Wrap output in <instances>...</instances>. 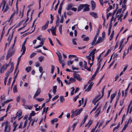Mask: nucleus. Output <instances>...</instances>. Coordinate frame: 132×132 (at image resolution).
<instances>
[{
  "mask_svg": "<svg viewBox=\"0 0 132 132\" xmlns=\"http://www.w3.org/2000/svg\"><path fill=\"white\" fill-rule=\"evenodd\" d=\"M84 5H85L83 6V8L84 7L83 10V11L84 12L88 11L89 10V5L87 4H84Z\"/></svg>",
  "mask_w": 132,
  "mask_h": 132,
  "instance_id": "nucleus-4",
  "label": "nucleus"
},
{
  "mask_svg": "<svg viewBox=\"0 0 132 132\" xmlns=\"http://www.w3.org/2000/svg\"><path fill=\"white\" fill-rule=\"evenodd\" d=\"M99 31H100L99 30H98V31H97L96 34L95 35V37H94V39H95V40H96L97 37L98 36L99 34Z\"/></svg>",
  "mask_w": 132,
  "mask_h": 132,
  "instance_id": "nucleus-38",
  "label": "nucleus"
},
{
  "mask_svg": "<svg viewBox=\"0 0 132 132\" xmlns=\"http://www.w3.org/2000/svg\"><path fill=\"white\" fill-rule=\"evenodd\" d=\"M55 67L53 65H51V73H53Z\"/></svg>",
  "mask_w": 132,
  "mask_h": 132,
  "instance_id": "nucleus-40",
  "label": "nucleus"
},
{
  "mask_svg": "<svg viewBox=\"0 0 132 132\" xmlns=\"http://www.w3.org/2000/svg\"><path fill=\"white\" fill-rule=\"evenodd\" d=\"M13 48H10L9 49L8 52L13 54L14 51L13 50Z\"/></svg>",
  "mask_w": 132,
  "mask_h": 132,
  "instance_id": "nucleus-26",
  "label": "nucleus"
},
{
  "mask_svg": "<svg viewBox=\"0 0 132 132\" xmlns=\"http://www.w3.org/2000/svg\"><path fill=\"white\" fill-rule=\"evenodd\" d=\"M26 40L24 42L23 44L22 45V48L21 50V51H23V52L22 53V54H24L25 53L26 50V47L25 46V45L26 43Z\"/></svg>",
  "mask_w": 132,
  "mask_h": 132,
  "instance_id": "nucleus-3",
  "label": "nucleus"
},
{
  "mask_svg": "<svg viewBox=\"0 0 132 132\" xmlns=\"http://www.w3.org/2000/svg\"><path fill=\"white\" fill-rule=\"evenodd\" d=\"M13 92L14 93H15L17 92V86L15 85L14 86L13 89Z\"/></svg>",
  "mask_w": 132,
  "mask_h": 132,
  "instance_id": "nucleus-30",
  "label": "nucleus"
},
{
  "mask_svg": "<svg viewBox=\"0 0 132 132\" xmlns=\"http://www.w3.org/2000/svg\"><path fill=\"white\" fill-rule=\"evenodd\" d=\"M90 56H89V55L88 56H86V58H87V59H88V62H89L91 60V58L90 56Z\"/></svg>",
  "mask_w": 132,
  "mask_h": 132,
  "instance_id": "nucleus-63",
  "label": "nucleus"
},
{
  "mask_svg": "<svg viewBox=\"0 0 132 132\" xmlns=\"http://www.w3.org/2000/svg\"><path fill=\"white\" fill-rule=\"evenodd\" d=\"M13 32H12V33L11 35L10 36V40H9V38L7 39V40L8 41V42L9 45H10V43L11 41L13 35Z\"/></svg>",
  "mask_w": 132,
  "mask_h": 132,
  "instance_id": "nucleus-17",
  "label": "nucleus"
},
{
  "mask_svg": "<svg viewBox=\"0 0 132 132\" xmlns=\"http://www.w3.org/2000/svg\"><path fill=\"white\" fill-rule=\"evenodd\" d=\"M98 96H97L94 98L92 101V103L94 104V105H95L96 103H97L95 101L97 98L98 97Z\"/></svg>",
  "mask_w": 132,
  "mask_h": 132,
  "instance_id": "nucleus-34",
  "label": "nucleus"
},
{
  "mask_svg": "<svg viewBox=\"0 0 132 132\" xmlns=\"http://www.w3.org/2000/svg\"><path fill=\"white\" fill-rule=\"evenodd\" d=\"M65 0H63L60 4L59 8L58 10V13L59 15L61 16V11L62 9V6L63 4V2Z\"/></svg>",
  "mask_w": 132,
  "mask_h": 132,
  "instance_id": "nucleus-2",
  "label": "nucleus"
},
{
  "mask_svg": "<svg viewBox=\"0 0 132 132\" xmlns=\"http://www.w3.org/2000/svg\"><path fill=\"white\" fill-rule=\"evenodd\" d=\"M98 68H97L96 70L94 73V74L92 76V78L94 79V78L96 76L97 72H98L99 70H98Z\"/></svg>",
  "mask_w": 132,
  "mask_h": 132,
  "instance_id": "nucleus-25",
  "label": "nucleus"
},
{
  "mask_svg": "<svg viewBox=\"0 0 132 132\" xmlns=\"http://www.w3.org/2000/svg\"><path fill=\"white\" fill-rule=\"evenodd\" d=\"M62 25L60 24L59 26V30L61 34H62Z\"/></svg>",
  "mask_w": 132,
  "mask_h": 132,
  "instance_id": "nucleus-35",
  "label": "nucleus"
},
{
  "mask_svg": "<svg viewBox=\"0 0 132 132\" xmlns=\"http://www.w3.org/2000/svg\"><path fill=\"white\" fill-rule=\"evenodd\" d=\"M96 49H95L93 50L89 54V56H91L92 55H94L95 54V51H96Z\"/></svg>",
  "mask_w": 132,
  "mask_h": 132,
  "instance_id": "nucleus-19",
  "label": "nucleus"
},
{
  "mask_svg": "<svg viewBox=\"0 0 132 132\" xmlns=\"http://www.w3.org/2000/svg\"><path fill=\"white\" fill-rule=\"evenodd\" d=\"M41 90L40 88H38L36 92V93L34 96V98H35L37 96H38L41 92Z\"/></svg>",
  "mask_w": 132,
  "mask_h": 132,
  "instance_id": "nucleus-5",
  "label": "nucleus"
},
{
  "mask_svg": "<svg viewBox=\"0 0 132 132\" xmlns=\"http://www.w3.org/2000/svg\"><path fill=\"white\" fill-rule=\"evenodd\" d=\"M96 40H95V39H93L92 42L91 43V45H92L95 46L97 45V44H98V43H97V42L96 43H95V42Z\"/></svg>",
  "mask_w": 132,
  "mask_h": 132,
  "instance_id": "nucleus-27",
  "label": "nucleus"
},
{
  "mask_svg": "<svg viewBox=\"0 0 132 132\" xmlns=\"http://www.w3.org/2000/svg\"><path fill=\"white\" fill-rule=\"evenodd\" d=\"M31 67L30 66L27 67L25 69V70L27 72H29L31 70Z\"/></svg>",
  "mask_w": 132,
  "mask_h": 132,
  "instance_id": "nucleus-28",
  "label": "nucleus"
},
{
  "mask_svg": "<svg viewBox=\"0 0 132 132\" xmlns=\"http://www.w3.org/2000/svg\"><path fill=\"white\" fill-rule=\"evenodd\" d=\"M89 38L88 37H87L84 38L83 40L84 41H87L89 40Z\"/></svg>",
  "mask_w": 132,
  "mask_h": 132,
  "instance_id": "nucleus-45",
  "label": "nucleus"
},
{
  "mask_svg": "<svg viewBox=\"0 0 132 132\" xmlns=\"http://www.w3.org/2000/svg\"><path fill=\"white\" fill-rule=\"evenodd\" d=\"M89 14L93 17H94L95 18H98V16L97 13H96L93 12H90Z\"/></svg>",
  "mask_w": 132,
  "mask_h": 132,
  "instance_id": "nucleus-6",
  "label": "nucleus"
},
{
  "mask_svg": "<svg viewBox=\"0 0 132 132\" xmlns=\"http://www.w3.org/2000/svg\"><path fill=\"white\" fill-rule=\"evenodd\" d=\"M104 39L101 37H99L97 41V43L98 44L103 41Z\"/></svg>",
  "mask_w": 132,
  "mask_h": 132,
  "instance_id": "nucleus-13",
  "label": "nucleus"
},
{
  "mask_svg": "<svg viewBox=\"0 0 132 132\" xmlns=\"http://www.w3.org/2000/svg\"><path fill=\"white\" fill-rule=\"evenodd\" d=\"M83 108H81L80 109H77L75 110L74 112L76 113V116L79 114L83 110Z\"/></svg>",
  "mask_w": 132,
  "mask_h": 132,
  "instance_id": "nucleus-7",
  "label": "nucleus"
},
{
  "mask_svg": "<svg viewBox=\"0 0 132 132\" xmlns=\"http://www.w3.org/2000/svg\"><path fill=\"white\" fill-rule=\"evenodd\" d=\"M116 96V94H113L111 95V99H113V98H114Z\"/></svg>",
  "mask_w": 132,
  "mask_h": 132,
  "instance_id": "nucleus-50",
  "label": "nucleus"
},
{
  "mask_svg": "<svg viewBox=\"0 0 132 132\" xmlns=\"http://www.w3.org/2000/svg\"><path fill=\"white\" fill-rule=\"evenodd\" d=\"M36 54H37V53H35V52L32 53L30 55V58H32Z\"/></svg>",
  "mask_w": 132,
  "mask_h": 132,
  "instance_id": "nucleus-41",
  "label": "nucleus"
},
{
  "mask_svg": "<svg viewBox=\"0 0 132 132\" xmlns=\"http://www.w3.org/2000/svg\"><path fill=\"white\" fill-rule=\"evenodd\" d=\"M48 39H49V42H50L51 45L52 46H54V45L53 43V42H52V41L51 39V38H48Z\"/></svg>",
  "mask_w": 132,
  "mask_h": 132,
  "instance_id": "nucleus-58",
  "label": "nucleus"
},
{
  "mask_svg": "<svg viewBox=\"0 0 132 132\" xmlns=\"http://www.w3.org/2000/svg\"><path fill=\"white\" fill-rule=\"evenodd\" d=\"M120 95H121V93H120V90H119V91L118 92V96H117V97H116V100H119V98L120 96Z\"/></svg>",
  "mask_w": 132,
  "mask_h": 132,
  "instance_id": "nucleus-37",
  "label": "nucleus"
},
{
  "mask_svg": "<svg viewBox=\"0 0 132 132\" xmlns=\"http://www.w3.org/2000/svg\"><path fill=\"white\" fill-rule=\"evenodd\" d=\"M84 4H81L79 6L78 8L77 11H80L83 8Z\"/></svg>",
  "mask_w": 132,
  "mask_h": 132,
  "instance_id": "nucleus-21",
  "label": "nucleus"
},
{
  "mask_svg": "<svg viewBox=\"0 0 132 132\" xmlns=\"http://www.w3.org/2000/svg\"><path fill=\"white\" fill-rule=\"evenodd\" d=\"M27 120H26L24 122V125L23 127V128H24L26 126L27 124Z\"/></svg>",
  "mask_w": 132,
  "mask_h": 132,
  "instance_id": "nucleus-53",
  "label": "nucleus"
},
{
  "mask_svg": "<svg viewBox=\"0 0 132 132\" xmlns=\"http://www.w3.org/2000/svg\"><path fill=\"white\" fill-rule=\"evenodd\" d=\"M63 16H62L61 17V19L60 20V22L61 23H63Z\"/></svg>",
  "mask_w": 132,
  "mask_h": 132,
  "instance_id": "nucleus-64",
  "label": "nucleus"
},
{
  "mask_svg": "<svg viewBox=\"0 0 132 132\" xmlns=\"http://www.w3.org/2000/svg\"><path fill=\"white\" fill-rule=\"evenodd\" d=\"M56 40L59 45H60L61 46H63V44L60 42V41L57 38H56Z\"/></svg>",
  "mask_w": 132,
  "mask_h": 132,
  "instance_id": "nucleus-52",
  "label": "nucleus"
},
{
  "mask_svg": "<svg viewBox=\"0 0 132 132\" xmlns=\"http://www.w3.org/2000/svg\"><path fill=\"white\" fill-rule=\"evenodd\" d=\"M8 65L7 64H5L3 65L2 67V68H3L5 70L8 67Z\"/></svg>",
  "mask_w": 132,
  "mask_h": 132,
  "instance_id": "nucleus-29",
  "label": "nucleus"
},
{
  "mask_svg": "<svg viewBox=\"0 0 132 132\" xmlns=\"http://www.w3.org/2000/svg\"><path fill=\"white\" fill-rule=\"evenodd\" d=\"M58 57H59V62L60 63H61L62 62H63V60H62V57L60 54L59 56L58 55Z\"/></svg>",
  "mask_w": 132,
  "mask_h": 132,
  "instance_id": "nucleus-22",
  "label": "nucleus"
},
{
  "mask_svg": "<svg viewBox=\"0 0 132 132\" xmlns=\"http://www.w3.org/2000/svg\"><path fill=\"white\" fill-rule=\"evenodd\" d=\"M79 97V96H78V95H77L74 98H73V101H75V102H76L77 99Z\"/></svg>",
  "mask_w": 132,
  "mask_h": 132,
  "instance_id": "nucleus-55",
  "label": "nucleus"
},
{
  "mask_svg": "<svg viewBox=\"0 0 132 132\" xmlns=\"http://www.w3.org/2000/svg\"><path fill=\"white\" fill-rule=\"evenodd\" d=\"M130 121V119H129L128 120V121L127 122V124H125L122 130V131H123V130H124L126 129L127 128L128 126V125L129 124V121Z\"/></svg>",
  "mask_w": 132,
  "mask_h": 132,
  "instance_id": "nucleus-16",
  "label": "nucleus"
},
{
  "mask_svg": "<svg viewBox=\"0 0 132 132\" xmlns=\"http://www.w3.org/2000/svg\"><path fill=\"white\" fill-rule=\"evenodd\" d=\"M59 96L58 95H56L55 96L54 98H53L52 100L53 101H54L55 100L57 99L58 97Z\"/></svg>",
  "mask_w": 132,
  "mask_h": 132,
  "instance_id": "nucleus-57",
  "label": "nucleus"
},
{
  "mask_svg": "<svg viewBox=\"0 0 132 132\" xmlns=\"http://www.w3.org/2000/svg\"><path fill=\"white\" fill-rule=\"evenodd\" d=\"M91 2L92 5V10H94L96 7L95 3L93 1H91Z\"/></svg>",
  "mask_w": 132,
  "mask_h": 132,
  "instance_id": "nucleus-11",
  "label": "nucleus"
},
{
  "mask_svg": "<svg viewBox=\"0 0 132 132\" xmlns=\"http://www.w3.org/2000/svg\"><path fill=\"white\" fill-rule=\"evenodd\" d=\"M122 9H119L116 13V15L117 14L119 13H120Z\"/></svg>",
  "mask_w": 132,
  "mask_h": 132,
  "instance_id": "nucleus-59",
  "label": "nucleus"
},
{
  "mask_svg": "<svg viewBox=\"0 0 132 132\" xmlns=\"http://www.w3.org/2000/svg\"><path fill=\"white\" fill-rule=\"evenodd\" d=\"M57 88V86H55L53 87V93L54 94H55L56 92V89Z\"/></svg>",
  "mask_w": 132,
  "mask_h": 132,
  "instance_id": "nucleus-23",
  "label": "nucleus"
},
{
  "mask_svg": "<svg viewBox=\"0 0 132 132\" xmlns=\"http://www.w3.org/2000/svg\"><path fill=\"white\" fill-rule=\"evenodd\" d=\"M60 99L61 103H63L65 100L63 96H61L60 97Z\"/></svg>",
  "mask_w": 132,
  "mask_h": 132,
  "instance_id": "nucleus-31",
  "label": "nucleus"
},
{
  "mask_svg": "<svg viewBox=\"0 0 132 132\" xmlns=\"http://www.w3.org/2000/svg\"><path fill=\"white\" fill-rule=\"evenodd\" d=\"M73 14V13L71 11L68 12L67 13V14L69 15H71Z\"/></svg>",
  "mask_w": 132,
  "mask_h": 132,
  "instance_id": "nucleus-60",
  "label": "nucleus"
},
{
  "mask_svg": "<svg viewBox=\"0 0 132 132\" xmlns=\"http://www.w3.org/2000/svg\"><path fill=\"white\" fill-rule=\"evenodd\" d=\"M12 79V78L11 77H10L9 78V81H8V83L7 84V85H10V84L11 83V80Z\"/></svg>",
  "mask_w": 132,
  "mask_h": 132,
  "instance_id": "nucleus-54",
  "label": "nucleus"
},
{
  "mask_svg": "<svg viewBox=\"0 0 132 132\" xmlns=\"http://www.w3.org/2000/svg\"><path fill=\"white\" fill-rule=\"evenodd\" d=\"M44 59V57L43 56H41L38 58V60L40 62H41Z\"/></svg>",
  "mask_w": 132,
  "mask_h": 132,
  "instance_id": "nucleus-39",
  "label": "nucleus"
},
{
  "mask_svg": "<svg viewBox=\"0 0 132 132\" xmlns=\"http://www.w3.org/2000/svg\"><path fill=\"white\" fill-rule=\"evenodd\" d=\"M72 88H73V90H72V91H71V96L73 95L74 94V90H75V88H74V87H72L71 89H72Z\"/></svg>",
  "mask_w": 132,
  "mask_h": 132,
  "instance_id": "nucleus-47",
  "label": "nucleus"
},
{
  "mask_svg": "<svg viewBox=\"0 0 132 132\" xmlns=\"http://www.w3.org/2000/svg\"><path fill=\"white\" fill-rule=\"evenodd\" d=\"M49 22V21H47L45 24L42 27V30H45L47 28Z\"/></svg>",
  "mask_w": 132,
  "mask_h": 132,
  "instance_id": "nucleus-9",
  "label": "nucleus"
},
{
  "mask_svg": "<svg viewBox=\"0 0 132 132\" xmlns=\"http://www.w3.org/2000/svg\"><path fill=\"white\" fill-rule=\"evenodd\" d=\"M53 28H54L53 27H52V29L51 30V32H52V34L53 35H54L55 36H56V33H55L56 30H55V29H53Z\"/></svg>",
  "mask_w": 132,
  "mask_h": 132,
  "instance_id": "nucleus-20",
  "label": "nucleus"
},
{
  "mask_svg": "<svg viewBox=\"0 0 132 132\" xmlns=\"http://www.w3.org/2000/svg\"><path fill=\"white\" fill-rule=\"evenodd\" d=\"M112 15V14L111 13H109L108 14H107L106 15V18L107 19H108L109 17L110 16H111Z\"/></svg>",
  "mask_w": 132,
  "mask_h": 132,
  "instance_id": "nucleus-61",
  "label": "nucleus"
},
{
  "mask_svg": "<svg viewBox=\"0 0 132 132\" xmlns=\"http://www.w3.org/2000/svg\"><path fill=\"white\" fill-rule=\"evenodd\" d=\"M92 123V121L90 120H89L88 123L85 126V127H87V128H89L90 126Z\"/></svg>",
  "mask_w": 132,
  "mask_h": 132,
  "instance_id": "nucleus-14",
  "label": "nucleus"
},
{
  "mask_svg": "<svg viewBox=\"0 0 132 132\" xmlns=\"http://www.w3.org/2000/svg\"><path fill=\"white\" fill-rule=\"evenodd\" d=\"M36 100L38 101V102H40L44 100V99L43 98H36Z\"/></svg>",
  "mask_w": 132,
  "mask_h": 132,
  "instance_id": "nucleus-42",
  "label": "nucleus"
},
{
  "mask_svg": "<svg viewBox=\"0 0 132 132\" xmlns=\"http://www.w3.org/2000/svg\"><path fill=\"white\" fill-rule=\"evenodd\" d=\"M43 68L41 66L39 67V72H43Z\"/></svg>",
  "mask_w": 132,
  "mask_h": 132,
  "instance_id": "nucleus-51",
  "label": "nucleus"
},
{
  "mask_svg": "<svg viewBox=\"0 0 132 132\" xmlns=\"http://www.w3.org/2000/svg\"><path fill=\"white\" fill-rule=\"evenodd\" d=\"M73 72L74 73L73 75L74 78L79 81H81L82 79L81 78H80V75L79 74L77 73L75 71H73Z\"/></svg>",
  "mask_w": 132,
  "mask_h": 132,
  "instance_id": "nucleus-1",
  "label": "nucleus"
},
{
  "mask_svg": "<svg viewBox=\"0 0 132 132\" xmlns=\"http://www.w3.org/2000/svg\"><path fill=\"white\" fill-rule=\"evenodd\" d=\"M94 84V83L93 82H92L90 84V85H89L88 86V87L85 90V91H87L88 92L91 89L93 85Z\"/></svg>",
  "mask_w": 132,
  "mask_h": 132,
  "instance_id": "nucleus-8",
  "label": "nucleus"
},
{
  "mask_svg": "<svg viewBox=\"0 0 132 132\" xmlns=\"http://www.w3.org/2000/svg\"><path fill=\"white\" fill-rule=\"evenodd\" d=\"M72 6L73 5L72 4H70L68 5L67 6L66 8V9L68 11H69L70 10H71Z\"/></svg>",
  "mask_w": 132,
  "mask_h": 132,
  "instance_id": "nucleus-12",
  "label": "nucleus"
},
{
  "mask_svg": "<svg viewBox=\"0 0 132 132\" xmlns=\"http://www.w3.org/2000/svg\"><path fill=\"white\" fill-rule=\"evenodd\" d=\"M35 114L36 113H35L34 111H32L31 113L30 114L31 116H34Z\"/></svg>",
  "mask_w": 132,
  "mask_h": 132,
  "instance_id": "nucleus-62",
  "label": "nucleus"
},
{
  "mask_svg": "<svg viewBox=\"0 0 132 132\" xmlns=\"http://www.w3.org/2000/svg\"><path fill=\"white\" fill-rule=\"evenodd\" d=\"M11 67L10 69L9 70L11 72H12L13 69L14 68V66H13V63H12L11 64Z\"/></svg>",
  "mask_w": 132,
  "mask_h": 132,
  "instance_id": "nucleus-36",
  "label": "nucleus"
},
{
  "mask_svg": "<svg viewBox=\"0 0 132 132\" xmlns=\"http://www.w3.org/2000/svg\"><path fill=\"white\" fill-rule=\"evenodd\" d=\"M8 126V122L7 121H6V123H5V129L4 130V132H6V130L7 129V127Z\"/></svg>",
  "mask_w": 132,
  "mask_h": 132,
  "instance_id": "nucleus-24",
  "label": "nucleus"
},
{
  "mask_svg": "<svg viewBox=\"0 0 132 132\" xmlns=\"http://www.w3.org/2000/svg\"><path fill=\"white\" fill-rule=\"evenodd\" d=\"M11 72L10 70L8 71L5 74V75L7 76H8L9 74Z\"/></svg>",
  "mask_w": 132,
  "mask_h": 132,
  "instance_id": "nucleus-56",
  "label": "nucleus"
},
{
  "mask_svg": "<svg viewBox=\"0 0 132 132\" xmlns=\"http://www.w3.org/2000/svg\"><path fill=\"white\" fill-rule=\"evenodd\" d=\"M111 51V49L109 50L107 52L104 56V57H105L106 56H107V55L109 53H110Z\"/></svg>",
  "mask_w": 132,
  "mask_h": 132,
  "instance_id": "nucleus-43",
  "label": "nucleus"
},
{
  "mask_svg": "<svg viewBox=\"0 0 132 132\" xmlns=\"http://www.w3.org/2000/svg\"><path fill=\"white\" fill-rule=\"evenodd\" d=\"M58 120V119L57 118H55L51 121V123L52 124H54V122H57Z\"/></svg>",
  "mask_w": 132,
  "mask_h": 132,
  "instance_id": "nucleus-33",
  "label": "nucleus"
},
{
  "mask_svg": "<svg viewBox=\"0 0 132 132\" xmlns=\"http://www.w3.org/2000/svg\"><path fill=\"white\" fill-rule=\"evenodd\" d=\"M76 80L74 78L71 77L69 80V83L68 84H70L71 83L74 82L76 81Z\"/></svg>",
  "mask_w": 132,
  "mask_h": 132,
  "instance_id": "nucleus-10",
  "label": "nucleus"
},
{
  "mask_svg": "<svg viewBox=\"0 0 132 132\" xmlns=\"http://www.w3.org/2000/svg\"><path fill=\"white\" fill-rule=\"evenodd\" d=\"M132 103V100H131L130 101V103L128 106V108H127V113H126V115H127L128 114V113L129 112L130 107Z\"/></svg>",
  "mask_w": 132,
  "mask_h": 132,
  "instance_id": "nucleus-32",
  "label": "nucleus"
},
{
  "mask_svg": "<svg viewBox=\"0 0 132 132\" xmlns=\"http://www.w3.org/2000/svg\"><path fill=\"white\" fill-rule=\"evenodd\" d=\"M5 95H3V96H1V101L2 102L5 99Z\"/></svg>",
  "mask_w": 132,
  "mask_h": 132,
  "instance_id": "nucleus-44",
  "label": "nucleus"
},
{
  "mask_svg": "<svg viewBox=\"0 0 132 132\" xmlns=\"http://www.w3.org/2000/svg\"><path fill=\"white\" fill-rule=\"evenodd\" d=\"M20 95H19L16 98V101L17 102H19L20 101Z\"/></svg>",
  "mask_w": 132,
  "mask_h": 132,
  "instance_id": "nucleus-46",
  "label": "nucleus"
},
{
  "mask_svg": "<svg viewBox=\"0 0 132 132\" xmlns=\"http://www.w3.org/2000/svg\"><path fill=\"white\" fill-rule=\"evenodd\" d=\"M73 62V61H68V62L67 64L68 65H69L70 64H72Z\"/></svg>",
  "mask_w": 132,
  "mask_h": 132,
  "instance_id": "nucleus-48",
  "label": "nucleus"
},
{
  "mask_svg": "<svg viewBox=\"0 0 132 132\" xmlns=\"http://www.w3.org/2000/svg\"><path fill=\"white\" fill-rule=\"evenodd\" d=\"M22 114V111L21 110L18 111L16 114V116L18 117H20L21 116Z\"/></svg>",
  "mask_w": 132,
  "mask_h": 132,
  "instance_id": "nucleus-15",
  "label": "nucleus"
},
{
  "mask_svg": "<svg viewBox=\"0 0 132 132\" xmlns=\"http://www.w3.org/2000/svg\"><path fill=\"white\" fill-rule=\"evenodd\" d=\"M13 54H11L8 52H7V53L6 56V60H8L11 56Z\"/></svg>",
  "mask_w": 132,
  "mask_h": 132,
  "instance_id": "nucleus-18",
  "label": "nucleus"
},
{
  "mask_svg": "<svg viewBox=\"0 0 132 132\" xmlns=\"http://www.w3.org/2000/svg\"><path fill=\"white\" fill-rule=\"evenodd\" d=\"M9 8L7 6H6L5 9L4 11V12H5L9 9Z\"/></svg>",
  "mask_w": 132,
  "mask_h": 132,
  "instance_id": "nucleus-49",
  "label": "nucleus"
}]
</instances>
